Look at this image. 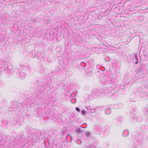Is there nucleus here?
<instances>
[{
    "instance_id": "f257e3e1",
    "label": "nucleus",
    "mask_w": 148,
    "mask_h": 148,
    "mask_svg": "<svg viewBox=\"0 0 148 148\" xmlns=\"http://www.w3.org/2000/svg\"><path fill=\"white\" fill-rule=\"evenodd\" d=\"M75 110L78 111V112H79L80 111V109H79V108H78V107H76V108H75Z\"/></svg>"
},
{
    "instance_id": "f03ea898",
    "label": "nucleus",
    "mask_w": 148,
    "mask_h": 148,
    "mask_svg": "<svg viewBox=\"0 0 148 148\" xmlns=\"http://www.w3.org/2000/svg\"><path fill=\"white\" fill-rule=\"evenodd\" d=\"M138 63V62L137 61V60L135 62V64H137Z\"/></svg>"
}]
</instances>
